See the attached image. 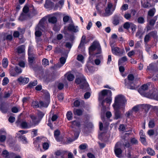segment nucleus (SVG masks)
<instances>
[{
  "label": "nucleus",
  "mask_w": 158,
  "mask_h": 158,
  "mask_svg": "<svg viewBox=\"0 0 158 158\" xmlns=\"http://www.w3.org/2000/svg\"><path fill=\"white\" fill-rule=\"evenodd\" d=\"M112 95V92L111 90L107 89H104L102 90L99 94V100L102 101L104 98L105 96H107L109 97L106 98L105 100H103L101 103L102 105L104 106V103L105 101L107 103L110 104L112 101V98L111 97Z\"/></svg>",
  "instance_id": "obj_1"
},
{
  "label": "nucleus",
  "mask_w": 158,
  "mask_h": 158,
  "mask_svg": "<svg viewBox=\"0 0 158 158\" xmlns=\"http://www.w3.org/2000/svg\"><path fill=\"white\" fill-rule=\"evenodd\" d=\"M126 102L125 98L122 95H119L115 97L114 102L113 106L118 108H124Z\"/></svg>",
  "instance_id": "obj_2"
},
{
  "label": "nucleus",
  "mask_w": 158,
  "mask_h": 158,
  "mask_svg": "<svg viewBox=\"0 0 158 158\" xmlns=\"http://www.w3.org/2000/svg\"><path fill=\"white\" fill-rule=\"evenodd\" d=\"M46 21V19L44 18H42L39 22L38 25L35 28V35L36 37H40L42 35L41 31H44L46 30L44 26Z\"/></svg>",
  "instance_id": "obj_3"
},
{
  "label": "nucleus",
  "mask_w": 158,
  "mask_h": 158,
  "mask_svg": "<svg viewBox=\"0 0 158 158\" xmlns=\"http://www.w3.org/2000/svg\"><path fill=\"white\" fill-rule=\"evenodd\" d=\"M146 97L158 100V89L153 87L148 94H146Z\"/></svg>",
  "instance_id": "obj_4"
},
{
  "label": "nucleus",
  "mask_w": 158,
  "mask_h": 158,
  "mask_svg": "<svg viewBox=\"0 0 158 158\" xmlns=\"http://www.w3.org/2000/svg\"><path fill=\"white\" fill-rule=\"evenodd\" d=\"M95 49H97L98 51V52L95 54H100L101 53V48L100 44L99 42L97 41H94L89 47V53L94 51Z\"/></svg>",
  "instance_id": "obj_5"
},
{
  "label": "nucleus",
  "mask_w": 158,
  "mask_h": 158,
  "mask_svg": "<svg viewBox=\"0 0 158 158\" xmlns=\"http://www.w3.org/2000/svg\"><path fill=\"white\" fill-rule=\"evenodd\" d=\"M115 6H113L112 3H109L108 4L107 7L105 10V12L103 14L104 16H108L111 15L114 10Z\"/></svg>",
  "instance_id": "obj_6"
},
{
  "label": "nucleus",
  "mask_w": 158,
  "mask_h": 158,
  "mask_svg": "<svg viewBox=\"0 0 158 158\" xmlns=\"http://www.w3.org/2000/svg\"><path fill=\"white\" fill-rule=\"evenodd\" d=\"M75 82L78 84H80V88L82 89H84L85 87L87 86L85 77L83 75H81L77 78Z\"/></svg>",
  "instance_id": "obj_7"
},
{
  "label": "nucleus",
  "mask_w": 158,
  "mask_h": 158,
  "mask_svg": "<svg viewBox=\"0 0 158 158\" xmlns=\"http://www.w3.org/2000/svg\"><path fill=\"white\" fill-rule=\"evenodd\" d=\"M150 84L148 83L144 84L138 90V92L142 95L146 97V94H148V93H146L145 91L147 90L149 88Z\"/></svg>",
  "instance_id": "obj_8"
},
{
  "label": "nucleus",
  "mask_w": 158,
  "mask_h": 158,
  "mask_svg": "<svg viewBox=\"0 0 158 158\" xmlns=\"http://www.w3.org/2000/svg\"><path fill=\"white\" fill-rule=\"evenodd\" d=\"M114 152L116 156L118 158L122 157V150L121 148L120 145L118 143H117L115 146Z\"/></svg>",
  "instance_id": "obj_9"
},
{
  "label": "nucleus",
  "mask_w": 158,
  "mask_h": 158,
  "mask_svg": "<svg viewBox=\"0 0 158 158\" xmlns=\"http://www.w3.org/2000/svg\"><path fill=\"white\" fill-rule=\"evenodd\" d=\"M111 51L114 54L118 56L122 55L124 52V50L121 51L120 48L118 47L112 48L111 49Z\"/></svg>",
  "instance_id": "obj_10"
},
{
  "label": "nucleus",
  "mask_w": 158,
  "mask_h": 158,
  "mask_svg": "<svg viewBox=\"0 0 158 158\" xmlns=\"http://www.w3.org/2000/svg\"><path fill=\"white\" fill-rule=\"evenodd\" d=\"M114 110V119L117 120L121 118H122L123 114L121 113L120 111L118 110L119 109H121V108H118L115 107H113Z\"/></svg>",
  "instance_id": "obj_11"
},
{
  "label": "nucleus",
  "mask_w": 158,
  "mask_h": 158,
  "mask_svg": "<svg viewBox=\"0 0 158 158\" xmlns=\"http://www.w3.org/2000/svg\"><path fill=\"white\" fill-rule=\"evenodd\" d=\"M68 31L76 33L78 31V27L77 26H75L73 23H71L69 24L68 27Z\"/></svg>",
  "instance_id": "obj_12"
},
{
  "label": "nucleus",
  "mask_w": 158,
  "mask_h": 158,
  "mask_svg": "<svg viewBox=\"0 0 158 158\" xmlns=\"http://www.w3.org/2000/svg\"><path fill=\"white\" fill-rule=\"evenodd\" d=\"M29 10V8L27 6H24L23 9V13H22L19 17V19L22 21L25 19L26 15L25 14H27Z\"/></svg>",
  "instance_id": "obj_13"
},
{
  "label": "nucleus",
  "mask_w": 158,
  "mask_h": 158,
  "mask_svg": "<svg viewBox=\"0 0 158 158\" xmlns=\"http://www.w3.org/2000/svg\"><path fill=\"white\" fill-rule=\"evenodd\" d=\"M31 47H29L28 49V54L29 55L28 57V61L29 63L30 67L32 69L34 70H35L34 68L32 66V63L34 60V57L29 55L30 52H31Z\"/></svg>",
  "instance_id": "obj_14"
},
{
  "label": "nucleus",
  "mask_w": 158,
  "mask_h": 158,
  "mask_svg": "<svg viewBox=\"0 0 158 158\" xmlns=\"http://www.w3.org/2000/svg\"><path fill=\"white\" fill-rule=\"evenodd\" d=\"M50 96L49 94H48L47 100L46 102L40 101L39 102V107H47L50 102Z\"/></svg>",
  "instance_id": "obj_15"
},
{
  "label": "nucleus",
  "mask_w": 158,
  "mask_h": 158,
  "mask_svg": "<svg viewBox=\"0 0 158 158\" xmlns=\"http://www.w3.org/2000/svg\"><path fill=\"white\" fill-rule=\"evenodd\" d=\"M29 80L28 78L20 77L18 79V81L21 84H25L28 83Z\"/></svg>",
  "instance_id": "obj_16"
},
{
  "label": "nucleus",
  "mask_w": 158,
  "mask_h": 158,
  "mask_svg": "<svg viewBox=\"0 0 158 158\" xmlns=\"http://www.w3.org/2000/svg\"><path fill=\"white\" fill-rule=\"evenodd\" d=\"M142 5L144 8H148L151 6L149 3L150 0H141Z\"/></svg>",
  "instance_id": "obj_17"
},
{
  "label": "nucleus",
  "mask_w": 158,
  "mask_h": 158,
  "mask_svg": "<svg viewBox=\"0 0 158 158\" xmlns=\"http://www.w3.org/2000/svg\"><path fill=\"white\" fill-rule=\"evenodd\" d=\"M57 21L56 17L52 15H50L48 18V22L52 24L56 23Z\"/></svg>",
  "instance_id": "obj_18"
},
{
  "label": "nucleus",
  "mask_w": 158,
  "mask_h": 158,
  "mask_svg": "<svg viewBox=\"0 0 158 158\" xmlns=\"http://www.w3.org/2000/svg\"><path fill=\"white\" fill-rule=\"evenodd\" d=\"M10 155L14 156H15V154L13 153L9 154V152L6 150H4L2 151V156L3 157L5 158H9Z\"/></svg>",
  "instance_id": "obj_19"
},
{
  "label": "nucleus",
  "mask_w": 158,
  "mask_h": 158,
  "mask_svg": "<svg viewBox=\"0 0 158 158\" xmlns=\"http://www.w3.org/2000/svg\"><path fill=\"white\" fill-rule=\"evenodd\" d=\"M66 59L64 57H61L60 58V64H57L56 65L57 68H60L63 66L66 62Z\"/></svg>",
  "instance_id": "obj_20"
},
{
  "label": "nucleus",
  "mask_w": 158,
  "mask_h": 158,
  "mask_svg": "<svg viewBox=\"0 0 158 158\" xmlns=\"http://www.w3.org/2000/svg\"><path fill=\"white\" fill-rule=\"evenodd\" d=\"M30 117L32 120V122L34 126H35L36 125H37L39 122L40 121H39L37 118L34 115H31L30 116Z\"/></svg>",
  "instance_id": "obj_21"
},
{
  "label": "nucleus",
  "mask_w": 158,
  "mask_h": 158,
  "mask_svg": "<svg viewBox=\"0 0 158 158\" xmlns=\"http://www.w3.org/2000/svg\"><path fill=\"white\" fill-rule=\"evenodd\" d=\"M60 134V132L59 130H57L55 131L54 132V135L56 140L58 141H60L61 139L59 136Z\"/></svg>",
  "instance_id": "obj_22"
},
{
  "label": "nucleus",
  "mask_w": 158,
  "mask_h": 158,
  "mask_svg": "<svg viewBox=\"0 0 158 158\" xmlns=\"http://www.w3.org/2000/svg\"><path fill=\"white\" fill-rule=\"evenodd\" d=\"M83 126L84 128L87 127L88 128H92L93 127V125L92 123L91 122H89L88 120L85 121V124Z\"/></svg>",
  "instance_id": "obj_23"
},
{
  "label": "nucleus",
  "mask_w": 158,
  "mask_h": 158,
  "mask_svg": "<svg viewBox=\"0 0 158 158\" xmlns=\"http://www.w3.org/2000/svg\"><path fill=\"white\" fill-rule=\"evenodd\" d=\"M83 112V110L80 109H75L73 110L74 114L78 116L81 115Z\"/></svg>",
  "instance_id": "obj_24"
},
{
  "label": "nucleus",
  "mask_w": 158,
  "mask_h": 158,
  "mask_svg": "<svg viewBox=\"0 0 158 158\" xmlns=\"http://www.w3.org/2000/svg\"><path fill=\"white\" fill-rule=\"evenodd\" d=\"M127 59L126 56H124L119 59L118 61L119 65H122L123 63L127 61Z\"/></svg>",
  "instance_id": "obj_25"
},
{
  "label": "nucleus",
  "mask_w": 158,
  "mask_h": 158,
  "mask_svg": "<svg viewBox=\"0 0 158 158\" xmlns=\"http://www.w3.org/2000/svg\"><path fill=\"white\" fill-rule=\"evenodd\" d=\"M147 152L148 155L152 156H153L155 155V151L154 150L150 148H147Z\"/></svg>",
  "instance_id": "obj_26"
},
{
  "label": "nucleus",
  "mask_w": 158,
  "mask_h": 158,
  "mask_svg": "<svg viewBox=\"0 0 158 158\" xmlns=\"http://www.w3.org/2000/svg\"><path fill=\"white\" fill-rule=\"evenodd\" d=\"M17 50L19 53L23 52L25 50L24 46L23 45H21L19 46L17 48Z\"/></svg>",
  "instance_id": "obj_27"
},
{
  "label": "nucleus",
  "mask_w": 158,
  "mask_h": 158,
  "mask_svg": "<svg viewBox=\"0 0 158 158\" xmlns=\"http://www.w3.org/2000/svg\"><path fill=\"white\" fill-rule=\"evenodd\" d=\"M125 85L126 86H127V88L128 89H135L137 87V86L135 85H128V83H127L126 82V79L125 80Z\"/></svg>",
  "instance_id": "obj_28"
},
{
  "label": "nucleus",
  "mask_w": 158,
  "mask_h": 158,
  "mask_svg": "<svg viewBox=\"0 0 158 158\" xmlns=\"http://www.w3.org/2000/svg\"><path fill=\"white\" fill-rule=\"evenodd\" d=\"M85 39L86 37L85 35L82 36L81 38V43L78 47V48H80L81 47L83 46L84 44L85 41Z\"/></svg>",
  "instance_id": "obj_29"
},
{
  "label": "nucleus",
  "mask_w": 158,
  "mask_h": 158,
  "mask_svg": "<svg viewBox=\"0 0 158 158\" xmlns=\"http://www.w3.org/2000/svg\"><path fill=\"white\" fill-rule=\"evenodd\" d=\"M0 110L2 113H6L8 110V109L3 106L2 104H0Z\"/></svg>",
  "instance_id": "obj_30"
},
{
  "label": "nucleus",
  "mask_w": 158,
  "mask_h": 158,
  "mask_svg": "<svg viewBox=\"0 0 158 158\" xmlns=\"http://www.w3.org/2000/svg\"><path fill=\"white\" fill-rule=\"evenodd\" d=\"M71 123L73 125V126H76L78 127H81V123L79 121L74 120L71 122Z\"/></svg>",
  "instance_id": "obj_31"
},
{
  "label": "nucleus",
  "mask_w": 158,
  "mask_h": 158,
  "mask_svg": "<svg viewBox=\"0 0 158 158\" xmlns=\"http://www.w3.org/2000/svg\"><path fill=\"white\" fill-rule=\"evenodd\" d=\"M66 116L67 118L69 120H72L73 118V114L72 112L70 111H68L67 113Z\"/></svg>",
  "instance_id": "obj_32"
},
{
  "label": "nucleus",
  "mask_w": 158,
  "mask_h": 158,
  "mask_svg": "<svg viewBox=\"0 0 158 158\" xmlns=\"http://www.w3.org/2000/svg\"><path fill=\"white\" fill-rule=\"evenodd\" d=\"M132 23L129 22H126L123 24V27L124 28L127 30H128L131 27V23Z\"/></svg>",
  "instance_id": "obj_33"
},
{
  "label": "nucleus",
  "mask_w": 158,
  "mask_h": 158,
  "mask_svg": "<svg viewBox=\"0 0 158 158\" xmlns=\"http://www.w3.org/2000/svg\"><path fill=\"white\" fill-rule=\"evenodd\" d=\"M21 126L23 128H29L30 127L28 125L27 123L24 121H23L21 123Z\"/></svg>",
  "instance_id": "obj_34"
},
{
  "label": "nucleus",
  "mask_w": 158,
  "mask_h": 158,
  "mask_svg": "<svg viewBox=\"0 0 158 158\" xmlns=\"http://www.w3.org/2000/svg\"><path fill=\"white\" fill-rule=\"evenodd\" d=\"M74 135L75 136V138L74 139H68V141L69 142H71L74 141L75 140L77 139L79 135V133L78 132H76L74 133Z\"/></svg>",
  "instance_id": "obj_35"
},
{
  "label": "nucleus",
  "mask_w": 158,
  "mask_h": 158,
  "mask_svg": "<svg viewBox=\"0 0 158 158\" xmlns=\"http://www.w3.org/2000/svg\"><path fill=\"white\" fill-rule=\"evenodd\" d=\"M2 64L4 67L6 68L8 65V60L7 58H4L3 59Z\"/></svg>",
  "instance_id": "obj_36"
},
{
  "label": "nucleus",
  "mask_w": 158,
  "mask_h": 158,
  "mask_svg": "<svg viewBox=\"0 0 158 158\" xmlns=\"http://www.w3.org/2000/svg\"><path fill=\"white\" fill-rule=\"evenodd\" d=\"M21 140L23 143L27 144L28 143L26 138L23 135H21L19 136Z\"/></svg>",
  "instance_id": "obj_37"
},
{
  "label": "nucleus",
  "mask_w": 158,
  "mask_h": 158,
  "mask_svg": "<svg viewBox=\"0 0 158 158\" xmlns=\"http://www.w3.org/2000/svg\"><path fill=\"white\" fill-rule=\"evenodd\" d=\"M155 125L154 121L153 119H151L149 122L148 126L149 128H152Z\"/></svg>",
  "instance_id": "obj_38"
},
{
  "label": "nucleus",
  "mask_w": 158,
  "mask_h": 158,
  "mask_svg": "<svg viewBox=\"0 0 158 158\" xmlns=\"http://www.w3.org/2000/svg\"><path fill=\"white\" fill-rule=\"evenodd\" d=\"M37 80H35L32 82H30L28 84V86L30 87H32L35 86L37 84Z\"/></svg>",
  "instance_id": "obj_39"
},
{
  "label": "nucleus",
  "mask_w": 158,
  "mask_h": 158,
  "mask_svg": "<svg viewBox=\"0 0 158 158\" xmlns=\"http://www.w3.org/2000/svg\"><path fill=\"white\" fill-rule=\"evenodd\" d=\"M74 75L71 73H69L68 75L67 76V80L70 81H72L74 79Z\"/></svg>",
  "instance_id": "obj_40"
},
{
  "label": "nucleus",
  "mask_w": 158,
  "mask_h": 158,
  "mask_svg": "<svg viewBox=\"0 0 158 158\" xmlns=\"http://www.w3.org/2000/svg\"><path fill=\"white\" fill-rule=\"evenodd\" d=\"M156 10L155 8H153L149 10L148 12V15L150 16H153L155 13Z\"/></svg>",
  "instance_id": "obj_41"
},
{
  "label": "nucleus",
  "mask_w": 158,
  "mask_h": 158,
  "mask_svg": "<svg viewBox=\"0 0 158 158\" xmlns=\"http://www.w3.org/2000/svg\"><path fill=\"white\" fill-rule=\"evenodd\" d=\"M42 63L44 66L46 67L47 65H48L49 61L48 59L44 58L42 60Z\"/></svg>",
  "instance_id": "obj_42"
},
{
  "label": "nucleus",
  "mask_w": 158,
  "mask_h": 158,
  "mask_svg": "<svg viewBox=\"0 0 158 158\" xmlns=\"http://www.w3.org/2000/svg\"><path fill=\"white\" fill-rule=\"evenodd\" d=\"M32 106L34 108H37L40 107L39 103L37 101H33L32 103Z\"/></svg>",
  "instance_id": "obj_43"
},
{
  "label": "nucleus",
  "mask_w": 158,
  "mask_h": 158,
  "mask_svg": "<svg viewBox=\"0 0 158 158\" xmlns=\"http://www.w3.org/2000/svg\"><path fill=\"white\" fill-rule=\"evenodd\" d=\"M2 85H6L9 82V80L7 77H5L2 80Z\"/></svg>",
  "instance_id": "obj_44"
},
{
  "label": "nucleus",
  "mask_w": 158,
  "mask_h": 158,
  "mask_svg": "<svg viewBox=\"0 0 158 158\" xmlns=\"http://www.w3.org/2000/svg\"><path fill=\"white\" fill-rule=\"evenodd\" d=\"M43 148L45 150H47L48 149L49 147V144L47 142H44L43 143L42 145Z\"/></svg>",
  "instance_id": "obj_45"
},
{
  "label": "nucleus",
  "mask_w": 158,
  "mask_h": 158,
  "mask_svg": "<svg viewBox=\"0 0 158 158\" xmlns=\"http://www.w3.org/2000/svg\"><path fill=\"white\" fill-rule=\"evenodd\" d=\"M131 143L133 144H137L138 143V141L135 138H133L131 139Z\"/></svg>",
  "instance_id": "obj_46"
},
{
  "label": "nucleus",
  "mask_w": 158,
  "mask_h": 158,
  "mask_svg": "<svg viewBox=\"0 0 158 158\" xmlns=\"http://www.w3.org/2000/svg\"><path fill=\"white\" fill-rule=\"evenodd\" d=\"M151 37V35H150V34L149 33L148 34L146 35L144 38V41L145 43L148 42L149 40V39Z\"/></svg>",
  "instance_id": "obj_47"
},
{
  "label": "nucleus",
  "mask_w": 158,
  "mask_h": 158,
  "mask_svg": "<svg viewBox=\"0 0 158 158\" xmlns=\"http://www.w3.org/2000/svg\"><path fill=\"white\" fill-rule=\"evenodd\" d=\"M157 19V17L155 16L154 17V18L153 19H151L150 21L149 24L150 25L153 26L154 25Z\"/></svg>",
  "instance_id": "obj_48"
},
{
  "label": "nucleus",
  "mask_w": 158,
  "mask_h": 158,
  "mask_svg": "<svg viewBox=\"0 0 158 158\" xmlns=\"http://www.w3.org/2000/svg\"><path fill=\"white\" fill-rule=\"evenodd\" d=\"M130 27L133 32H135L136 29V26L132 23Z\"/></svg>",
  "instance_id": "obj_49"
},
{
  "label": "nucleus",
  "mask_w": 158,
  "mask_h": 158,
  "mask_svg": "<svg viewBox=\"0 0 158 158\" xmlns=\"http://www.w3.org/2000/svg\"><path fill=\"white\" fill-rule=\"evenodd\" d=\"M137 21L139 23L143 24L144 22V20L143 17H140L138 18Z\"/></svg>",
  "instance_id": "obj_50"
},
{
  "label": "nucleus",
  "mask_w": 158,
  "mask_h": 158,
  "mask_svg": "<svg viewBox=\"0 0 158 158\" xmlns=\"http://www.w3.org/2000/svg\"><path fill=\"white\" fill-rule=\"evenodd\" d=\"M87 145L86 144H83L80 145L79 146V148L81 150H84L87 148Z\"/></svg>",
  "instance_id": "obj_51"
},
{
  "label": "nucleus",
  "mask_w": 158,
  "mask_h": 158,
  "mask_svg": "<svg viewBox=\"0 0 158 158\" xmlns=\"http://www.w3.org/2000/svg\"><path fill=\"white\" fill-rule=\"evenodd\" d=\"M128 6L127 4H124L121 7V10H126L128 9Z\"/></svg>",
  "instance_id": "obj_52"
},
{
  "label": "nucleus",
  "mask_w": 158,
  "mask_h": 158,
  "mask_svg": "<svg viewBox=\"0 0 158 158\" xmlns=\"http://www.w3.org/2000/svg\"><path fill=\"white\" fill-rule=\"evenodd\" d=\"M126 127L123 124H121L119 126V129L120 131H125V130Z\"/></svg>",
  "instance_id": "obj_53"
},
{
  "label": "nucleus",
  "mask_w": 158,
  "mask_h": 158,
  "mask_svg": "<svg viewBox=\"0 0 158 158\" xmlns=\"http://www.w3.org/2000/svg\"><path fill=\"white\" fill-rule=\"evenodd\" d=\"M6 137L5 135H0V142H4L6 140Z\"/></svg>",
  "instance_id": "obj_54"
},
{
  "label": "nucleus",
  "mask_w": 158,
  "mask_h": 158,
  "mask_svg": "<svg viewBox=\"0 0 158 158\" xmlns=\"http://www.w3.org/2000/svg\"><path fill=\"white\" fill-rule=\"evenodd\" d=\"M127 78L129 81H133L134 78V76L132 74H130L128 75Z\"/></svg>",
  "instance_id": "obj_55"
},
{
  "label": "nucleus",
  "mask_w": 158,
  "mask_h": 158,
  "mask_svg": "<svg viewBox=\"0 0 158 158\" xmlns=\"http://www.w3.org/2000/svg\"><path fill=\"white\" fill-rule=\"evenodd\" d=\"M113 23L115 25H117L119 23V20L118 18H115L113 20Z\"/></svg>",
  "instance_id": "obj_56"
},
{
  "label": "nucleus",
  "mask_w": 158,
  "mask_h": 158,
  "mask_svg": "<svg viewBox=\"0 0 158 158\" xmlns=\"http://www.w3.org/2000/svg\"><path fill=\"white\" fill-rule=\"evenodd\" d=\"M124 17L127 19L129 20L131 18V15L129 13H125L124 15Z\"/></svg>",
  "instance_id": "obj_57"
},
{
  "label": "nucleus",
  "mask_w": 158,
  "mask_h": 158,
  "mask_svg": "<svg viewBox=\"0 0 158 158\" xmlns=\"http://www.w3.org/2000/svg\"><path fill=\"white\" fill-rule=\"evenodd\" d=\"M83 56L81 55H79L77 56V59L82 62H83Z\"/></svg>",
  "instance_id": "obj_58"
},
{
  "label": "nucleus",
  "mask_w": 158,
  "mask_h": 158,
  "mask_svg": "<svg viewBox=\"0 0 158 158\" xmlns=\"http://www.w3.org/2000/svg\"><path fill=\"white\" fill-rule=\"evenodd\" d=\"M131 151L130 150H128V153L127 155V156L128 158H138L136 156L134 157H131Z\"/></svg>",
  "instance_id": "obj_59"
},
{
  "label": "nucleus",
  "mask_w": 158,
  "mask_h": 158,
  "mask_svg": "<svg viewBox=\"0 0 158 158\" xmlns=\"http://www.w3.org/2000/svg\"><path fill=\"white\" fill-rule=\"evenodd\" d=\"M150 107L151 106L149 105H145L143 107V109L146 112H148L150 108Z\"/></svg>",
  "instance_id": "obj_60"
},
{
  "label": "nucleus",
  "mask_w": 158,
  "mask_h": 158,
  "mask_svg": "<svg viewBox=\"0 0 158 158\" xmlns=\"http://www.w3.org/2000/svg\"><path fill=\"white\" fill-rule=\"evenodd\" d=\"M15 72L18 73H21L22 72V70L19 67L16 66L15 68Z\"/></svg>",
  "instance_id": "obj_61"
},
{
  "label": "nucleus",
  "mask_w": 158,
  "mask_h": 158,
  "mask_svg": "<svg viewBox=\"0 0 158 158\" xmlns=\"http://www.w3.org/2000/svg\"><path fill=\"white\" fill-rule=\"evenodd\" d=\"M58 98L60 101H62L64 98L63 95L62 94H58L57 96Z\"/></svg>",
  "instance_id": "obj_62"
},
{
  "label": "nucleus",
  "mask_w": 158,
  "mask_h": 158,
  "mask_svg": "<svg viewBox=\"0 0 158 158\" xmlns=\"http://www.w3.org/2000/svg\"><path fill=\"white\" fill-rule=\"evenodd\" d=\"M148 133L150 136H151L154 135V131L153 130H150L148 131Z\"/></svg>",
  "instance_id": "obj_63"
},
{
  "label": "nucleus",
  "mask_w": 158,
  "mask_h": 158,
  "mask_svg": "<svg viewBox=\"0 0 158 158\" xmlns=\"http://www.w3.org/2000/svg\"><path fill=\"white\" fill-rule=\"evenodd\" d=\"M37 114L39 118L41 119L43 117L44 115V114L43 112L40 111H39L38 112Z\"/></svg>",
  "instance_id": "obj_64"
}]
</instances>
